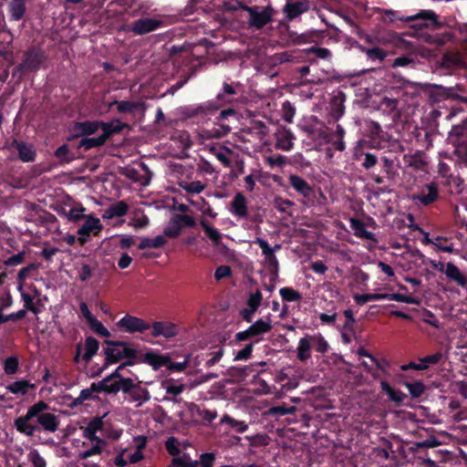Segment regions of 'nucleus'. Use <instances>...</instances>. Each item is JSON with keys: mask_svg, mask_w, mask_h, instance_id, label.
<instances>
[{"mask_svg": "<svg viewBox=\"0 0 467 467\" xmlns=\"http://www.w3.org/2000/svg\"><path fill=\"white\" fill-rule=\"evenodd\" d=\"M133 363L123 362L108 377L99 382V387L106 393L122 392L126 400L135 403L137 408L150 400V391L142 386L139 376L130 370Z\"/></svg>", "mask_w": 467, "mask_h": 467, "instance_id": "nucleus-1", "label": "nucleus"}, {"mask_svg": "<svg viewBox=\"0 0 467 467\" xmlns=\"http://www.w3.org/2000/svg\"><path fill=\"white\" fill-rule=\"evenodd\" d=\"M107 347L104 348L106 355V364L117 363L124 358L136 357V350L125 342L106 341Z\"/></svg>", "mask_w": 467, "mask_h": 467, "instance_id": "nucleus-2", "label": "nucleus"}, {"mask_svg": "<svg viewBox=\"0 0 467 467\" xmlns=\"http://www.w3.org/2000/svg\"><path fill=\"white\" fill-rule=\"evenodd\" d=\"M253 243L256 244L261 248L262 254L264 255L263 265L271 275V281L275 282L278 276L279 269V263L275 256V249L272 248L265 239L260 237H256Z\"/></svg>", "mask_w": 467, "mask_h": 467, "instance_id": "nucleus-3", "label": "nucleus"}, {"mask_svg": "<svg viewBox=\"0 0 467 467\" xmlns=\"http://www.w3.org/2000/svg\"><path fill=\"white\" fill-rule=\"evenodd\" d=\"M34 407L36 409L35 411L37 414L36 419L38 427H42V429L47 432L57 431L59 427V417L54 413L47 412L48 409L47 403L39 400L34 404Z\"/></svg>", "mask_w": 467, "mask_h": 467, "instance_id": "nucleus-4", "label": "nucleus"}, {"mask_svg": "<svg viewBox=\"0 0 467 467\" xmlns=\"http://www.w3.org/2000/svg\"><path fill=\"white\" fill-rule=\"evenodd\" d=\"M34 404L30 406L26 413L23 416L16 418L14 421V426L16 431L27 437H32L36 431H39V427L37 425V421L36 416H37L35 411Z\"/></svg>", "mask_w": 467, "mask_h": 467, "instance_id": "nucleus-5", "label": "nucleus"}, {"mask_svg": "<svg viewBox=\"0 0 467 467\" xmlns=\"http://www.w3.org/2000/svg\"><path fill=\"white\" fill-rule=\"evenodd\" d=\"M83 220L84 223L78 229V234L79 235L78 241L80 244H86L90 235H98L103 228L100 220L94 217L92 214H88Z\"/></svg>", "mask_w": 467, "mask_h": 467, "instance_id": "nucleus-6", "label": "nucleus"}, {"mask_svg": "<svg viewBox=\"0 0 467 467\" xmlns=\"http://www.w3.org/2000/svg\"><path fill=\"white\" fill-rule=\"evenodd\" d=\"M448 140L455 148V152L467 155V124L454 126L449 133Z\"/></svg>", "mask_w": 467, "mask_h": 467, "instance_id": "nucleus-7", "label": "nucleus"}, {"mask_svg": "<svg viewBox=\"0 0 467 467\" xmlns=\"http://www.w3.org/2000/svg\"><path fill=\"white\" fill-rule=\"evenodd\" d=\"M117 326L127 333H142L150 327V325L143 319L130 315H126L120 318Z\"/></svg>", "mask_w": 467, "mask_h": 467, "instance_id": "nucleus-8", "label": "nucleus"}, {"mask_svg": "<svg viewBox=\"0 0 467 467\" xmlns=\"http://www.w3.org/2000/svg\"><path fill=\"white\" fill-rule=\"evenodd\" d=\"M248 23L251 26L261 28L272 20L273 10L271 8L248 7Z\"/></svg>", "mask_w": 467, "mask_h": 467, "instance_id": "nucleus-9", "label": "nucleus"}, {"mask_svg": "<svg viewBox=\"0 0 467 467\" xmlns=\"http://www.w3.org/2000/svg\"><path fill=\"white\" fill-rule=\"evenodd\" d=\"M400 19L404 22L419 21L418 26L420 28L429 26L437 28L440 26L438 16L432 10H421L416 15L401 17Z\"/></svg>", "mask_w": 467, "mask_h": 467, "instance_id": "nucleus-10", "label": "nucleus"}, {"mask_svg": "<svg viewBox=\"0 0 467 467\" xmlns=\"http://www.w3.org/2000/svg\"><path fill=\"white\" fill-rule=\"evenodd\" d=\"M432 265L441 272H444L445 275L451 281L455 282L458 285L467 289V277L461 272V270L452 263H442L435 264Z\"/></svg>", "mask_w": 467, "mask_h": 467, "instance_id": "nucleus-11", "label": "nucleus"}, {"mask_svg": "<svg viewBox=\"0 0 467 467\" xmlns=\"http://www.w3.org/2000/svg\"><path fill=\"white\" fill-rule=\"evenodd\" d=\"M310 9L308 0H288L283 6V14L287 20H294Z\"/></svg>", "mask_w": 467, "mask_h": 467, "instance_id": "nucleus-12", "label": "nucleus"}, {"mask_svg": "<svg viewBox=\"0 0 467 467\" xmlns=\"http://www.w3.org/2000/svg\"><path fill=\"white\" fill-rule=\"evenodd\" d=\"M438 188L434 183L427 184L421 188L420 192L409 196L415 204L429 205L438 199Z\"/></svg>", "mask_w": 467, "mask_h": 467, "instance_id": "nucleus-13", "label": "nucleus"}, {"mask_svg": "<svg viewBox=\"0 0 467 467\" xmlns=\"http://www.w3.org/2000/svg\"><path fill=\"white\" fill-rule=\"evenodd\" d=\"M162 26V21L157 18H141L133 23L132 31L137 35L148 34Z\"/></svg>", "mask_w": 467, "mask_h": 467, "instance_id": "nucleus-14", "label": "nucleus"}, {"mask_svg": "<svg viewBox=\"0 0 467 467\" xmlns=\"http://www.w3.org/2000/svg\"><path fill=\"white\" fill-rule=\"evenodd\" d=\"M263 300V295L259 290L250 294L247 299V307L242 310V316L244 320L251 322L254 314L260 306Z\"/></svg>", "mask_w": 467, "mask_h": 467, "instance_id": "nucleus-15", "label": "nucleus"}, {"mask_svg": "<svg viewBox=\"0 0 467 467\" xmlns=\"http://www.w3.org/2000/svg\"><path fill=\"white\" fill-rule=\"evenodd\" d=\"M105 446V441H96L95 442L91 443L83 441L84 449L78 454V459L87 460L90 457L100 455Z\"/></svg>", "mask_w": 467, "mask_h": 467, "instance_id": "nucleus-16", "label": "nucleus"}, {"mask_svg": "<svg viewBox=\"0 0 467 467\" xmlns=\"http://www.w3.org/2000/svg\"><path fill=\"white\" fill-rule=\"evenodd\" d=\"M275 147L279 150L289 151L294 147L295 137L293 133L286 129H280L275 133Z\"/></svg>", "mask_w": 467, "mask_h": 467, "instance_id": "nucleus-17", "label": "nucleus"}, {"mask_svg": "<svg viewBox=\"0 0 467 467\" xmlns=\"http://www.w3.org/2000/svg\"><path fill=\"white\" fill-rule=\"evenodd\" d=\"M151 327L153 337L163 336L166 338H170L176 336L178 333L177 327L171 323L154 322Z\"/></svg>", "mask_w": 467, "mask_h": 467, "instance_id": "nucleus-18", "label": "nucleus"}, {"mask_svg": "<svg viewBox=\"0 0 467 467\" xmlns=\"http://www.w3.org/2000/svg\"><path fill=\"white\" fill-rule=\"evenodd\" d=\"M101 130V122L99 121H84L77 122L74 125L75 136H88Z\"/></svg>", "mask_w": 467, "mask_h": 467, "instance_id": "nucleus-19", "label": "nucleus"}, {"mask_svg": "<svg viewBox=\"0 0 467 467\" xmlns=\"http://www.w3.org/2000/svg\"><path fill=\"white\" fill-rule=\"evenodd\" d=\"M143 360L149 364L154 370L168 365L169 356L161 355L154 351L146 352L143 356Z\"/></svg>", "mask_w": 467, "mask_h": 467, "instance_id": "nucleus-20", "label": "nucleus"}, {"mask_svg": "<svg viewBox=\"0 0 467 467\" xmlns=\"http://www.w3.org/2000/svg\"><path fill=\"white\" fill-rule=\"evenodd\" d=\"M231 213L238 217L247 216V202L242 193H237L231 202Z\"/></svg>", "mask_w": 467, "mask_h": 467, "instance_id": "nucleus-21", "label": "nucleus"}, {"mask_svg": "<svg viewBox=\"0 0 467 467\" xmlns=\"http://www.w3.org/2000/svg\"><path fill=\"white\" fill-rule=\"evenodd\" d=\"M117 105V109L120 113H143L145 109V106L143 102L140 101H116L114 103Z\"/></svg>", "mask_w": 467, "mask_h": 467, "instance_id": "nucleus-22", "label": "nucleus"}, {"mask_svg": "<svg viewBox=\"0 0 467 467\" xmlns=\"http://www.w3.org/2000/svg\"><path fill=\"white\" fill-rule=\"evenodd\" d=\"M441 358V353H435L432 355L426 356L425 358H421L419 363L410 362L408 365L402 366L403 370H407L409 368L422 370L429 368L431 364H436L440 361Z\"/></svg>", "mask_w": 467, "mask_h": 467, "instance_id": "nucleus-23", "label": "nucleus"}, {"mask_svg": "<svg viewBox=\"0 0 467 467\" xmlns=\"http://www.w3.org/2000/svg\"><path fill=\"white\" fill-rule=\"evenodd\" d=\"M288 180L291 186L302 196L309 197L312 194L313 190L311 186L301 177L290 175Z\"/></svg>", "mask_w": 467, "mask_h": 467, "instance_id": "nucleus-24", "label": "nucleus"}, {"mask_svg": "<svg viewBox=\"0 0 467 467\" xmlns=\"http://www.w3.org/2000/svg\"><path fill=\"white\" fill-rule=\"evenodd\" d=\"M19 159L24 162L33 161L36 157V150L31 144L21 141L15 142Z\"/></svg>", "mask_w": 467, "mask_h": 467, "instance_id": "nucleus-25", "label": "nucleus"}, {"mask_svg": "<svg viewBox=\"0 0 467 467\" xmlns=\"http://www.w3.org/2000/svg\"><path fill=\"white\" fill-rule=\"evenodd\" d=\"M99 342L93 337H88L81 350L78 351V357L81 356L85 361H88L98 351Z\"/></svg>", "mask_w": 467, "mask_h": 467, "instance_id": "nucleus-26", "label": "nucleus"}, {"mask_svg": "<svg viewBox=\"0 0 467 467\" xmlns=\"http://www.w3.org/2000/svg\"><path fill=\"white\" fill-rule=\"evenodd\" d=\"M128 210V204L123 201H119L105 210L103 218L112 219L114 217L123 216L127 213Z\"/></svg>", "mask_w": 467, "mask_h": 467, "instance_id": "nucleus-27", "label": "nucleus"}, {"mask_svg": "<svg viewBox=\"0 0 467 467\" xmlns=\"http://www.w3.org/2000/svg\"><path fill=\"white\" fill-rule=\"evenodd\" d=\"M186 217L183 215H175L173 216L168 225L164 229V234L168 237H176L180 234L182 230V222Z\"/></svg>", "mask_w": 467, "mask_h": 467, "instance_id": "nucleus-28", "label": "nucleus"}, {"mask_svg": "<svg viewBox=\"0 0 467 467\" xmlns=\"http://www.w3.org/2000/svg\"><path fill=\"white\" fill-rule=\"evenodd\" d=\"M35 384L26 379H20L6 386V389L16 395H26L30 389H34Z\"/></svg>", "mask_w": 467, "mask_h": 467, "instance_id": "nucleus-29", "label": "nucleus"}, {"mask_svg": "<svg viewBox=\"0 0 467 467\" xmlns=\"http://www.w3.org/2000/svg\"><path fill=\"white\" fill-rule=\"evenodd\" d=\"M311 348H312V346L310 344L307 335L305 336L304 337H301L298 341L297 348H296V354H297L298 359L300 361H306L308 358H310Z\"/></svg>", "mask_w": 467, "mask_h": 467, "instance_id": "nucleus-30", "label": "nucleus"}, {"mask_svg": "<svg viewBox=\"0 0 467 467\" xmlns=\"http://www.w3.org/2000/svg\"><path fill=\"white\" fill-rule=\"evenodd\" d=\"M271 329L272 321L270 318L265 320L259 319L249 327V332L252 333L254 337L268 333Z\"/></svg>", "mask_w": 467, "mask_h": 467, "instance_id": "nucleus-31", "label": "nucleus"}, {"mask_svg": "<svg viewBox=\"0 0 467 467\" xmlns=\"http://www.w3.org/2000/svg\"><path fill=\"white\" fill-rule=\"evenodd\" d=\"M123 127L124 125L118 119H114L110 122H101V134L107 140L113 133L119 132Z\"/></svg>", "mask_w": 467, "mask_h": 467, "instance_id": "nucleus-32", "label": "nucleus"}, {"mask_svg": "<svg viewBox=\"0 0 467 467\" xmlns=\"http://www.w3.org/2000/svg\"><path fill=\"white\" fill-rule=\"evenodd\" d=\"M312 348L317 352L326 353L329 348L328 343L320 334L307 335Z\"/></svg>", "mask_w": 467, "mask_h": 467, "instance_id": "nucleus-33", "label": "nucleus"}, {"mask_svg": "<svg viewBox=\"0 0 467 467\" xmlns=\"http://www.w3.org/2000/svg\"><path fill=\"white\" fill-rule=\"evenodd\" d=\"M26 0H11L9 4V12L14 20H19L23 17L26 10Z\"/></svg>", "mask_w": 467, "mask_h": 467, "instance_id": "nucleus-34", "label": "nucleus"}, {"mask_svg": "<svg viewBox=\"0 0 467 467\" xmlns=\"http://www.w3.org/2000/svg\"><path fill=\"white\" fill-rule=\"evenodd\" d=\"M166 244V239L162 235H157L154 238H141L139 249L158 248Z\"/></svg>", "mask_w": 467, "mask_h": 467, "instance_id": "nucleus-35", "label": "nucleus"}, {"mask_svg": "<svg viewBox=\"0 0 467 467\" xmlns=\"http://www.w3.org/2000/svg\"><path fill=\"white\" fill-rule=\"evenodd\" d=\"M350 226L358 237L371 239L372 234L368 232L364 223L357 219L350 220Z\"/></svg>", "mask_w": 467, "mask_h": 467, "instance_id": "nucleus-36", "label": "nucleus"}, {"mask_svg": "<svg viewBox=\"0 0 467 467\" xmlns=\"http://www.w3.org/2000/svg\"><path fill=\"white\" fill-rule=\"evenodd\" d=\"M106 142L105 137L100 133L99 136L95 138H84L79 142V147L85 150L99 147Z\"/></svg>", "mask_w": 467, "mask_h": 467, "instance_id": "nucleus-37", "label": "nucleus"}, {"mask_svg": "<svg viewBox=\"0 0 467 467\" xmlns=\"http://www.w3.org/2000/svg\"><path fill=\"white\" fill-rule=\"evenodd\" d=\"M381 299L388 300V294H362L354 296V300L358 305H364L369 301H376Z\"/></svg>", "mask_w": 467, "mask_h": 467, "instance_id": "nucleus-38", "label": "nucleus"}, {"mask_svg": "<svg viewBox=\"0 0 467 467\" xmlns=\"http://www.w3.org/2000/svg\"><path fill=\"white\" fill-rule=\"evenodd\" d=\"M179 185L181 188L190 193H200L205 188V184L201 181L181 182Z\"/></svg>", "mask_w": 467, "mask_h": 467, "instance_id": "nucleus-39", "label": "nucleus"}, {"mask_svg": "<svg viewBox=\"0 0 467 467\" xmlns=\"http://www.w3.org/2000/svg\"><path fill=\"white\" fill-rule=\"evenodd\" d=\"M221 422L230 425L239 433H243L248 429V425L244 421L234 420L228 415L223 416Z\"/></svg>", "mask_w": 467, "mask_h": 467, "instance_id": "nucleus-40", "label": "nucleus"}, {"mask_svg": "<svg viewBox=\"0 0 467 467\" xmlns=\"http://www.w3.org/2000/svg\"><path fill=\"white\" fill-rule=\"evenodd\" d=\"M162 388L167 394L178 396L184 390L185 386L183 384L174 383L172 380L169 379L162 382Z\"/></svg>", "mask_w": 467, "mask_h": 467, "instance_id": "nucleus-41", "label": "nucleus"}, {"mask_svg": "<svg viewBox=\"0 0 467 467\" xmlns=\"http://www.w3.org/2000/svg\"><path fill=\"white\" fill-rule=\"evenodd\" d=\"M360 50L372 60L383 61L387 57V53L379 47L366 48L360 47Z\"/></svg>", "mask_w": 467, "mask_h": 467, "instance_id": "nucleus-42", "label": "nucleus"}, {"mask_svg": "<svg viewBox=\"0 0 467 467\" xmlns=\"http://www.w3.org/2000/svg\"><path fill=\"white\" fill-rule=\"evenodd\" d=\"M85 211H86V209L83 206L70 208L66 213V217L68 221L78 222L80 220H83L85 218V216L88 215V214L84 213Z\"/></svg>", "mask_w": 467, "mask_h": 467, "instance_id": "nucleus-43", "label": "nucleus"}, {"mask_svg": "<svg viewBox=\"0 0 467 467\" xmlns=\"http://www.w3.org/2000/svg\"><path fill=\"white\" fill-rule=\"evenodd\" d=\"M282 298L288 302H295L301 299V295L298 291L291 287H283L279 290Z\"/></svg>", "mask_w": 467, "mask_h": 467, "instance_id": "nucleus-44", "label": "nucleus"}, {"mask_svg": "<svg viewBox=\"0 0 467 467\" xmlns=\"http://www.w3.org/2000/svg\"><path fill=\"white\" fill-rule=\"evenodd\" d=\"M27 460L31 462L33 467H46L47 466V462H46L45 459L35 449L30 450V451L27 454Z\"/></svg>", "mask_w": 467, "mask_h": 467, "instance_id": "nucleus-45", "label": "nucleus"}, {"mask_svg": "<svg viewBox=\"0 0 467 467\" xmlns=\"http://www.w3.org/2000/svg\"><path fill=\"white\" fill-rule=\"evenodd\" d=\"M388 300L397 301V302H401V303H406V304L420 305V300H418L414 297L399 294V293L388 294Z\"/></svg>", "mask_w": 467, "mask_h": 467, "instance_id": "nucleus-46", "label": "nucleus"}, {"mask_svg": "<svg viewBox=\"0 0 467 467\" xmlns=\"http://www.w3.org/2000/svg\"><path fill=\"white\" fill-rule=\"evenodd\" d=\"M172 462H173V464H175L179 467H196L198 465L197 461L192 460L186 454H182V455L174 457Z\"/></svg>", "mask_w": 467, "mask_h": 467, "instance_id": "nucleus-47", "label": "nucleus"}, {"mask_svg": "<svg viewBox=\"0 0 467 467\" xmlns=\"http://www.w3.org/2000/svg\"><path fill=\"white\" fill-rule=\"evenodd\" d=\"M405 387L408 389L410 394L413 398H419L423 393L425 387L420 381H415L412 383L406 382L404 383Z\"/></svg>", "mask_w": 467, "mask_h": 467, "instance_id": "nucleus-48", "label": "nucleus"}, {"mask_svg": "<svg viewBox=\"0 0 467 467\" xmlns=\"http://www.w3.org/2000/svg\"><path fill=\"white\" fill-rule=\"evenodd\" d=\"M211 150L213 151V153L214 154V156L220 162H222L225 167H230L231 161L227 155V153H229L230 150L228 149L225 148V149L217 150L215 148H213V149H211Z\"/></svg>", "mask_w": 467, "mask_h": 467, "instance_id": "nucleus-49", "label": "nucleus"}, {"mask_svg": "<svg viewBox=\"0 0 467 467\" xmlns=\"http://www.w3.org/2000/svg\"><path fill=\"white\" fill-rule=\"evenodd\" d=\"M149 224V218L143 213H135L131 221L130 222V225L133 226L136 229L146 227Z\"/></svg>", "mask_w": 467, "mask_h": 467, "instance_id": "nucleus-50", "label": "nucleus"}, {"mask_svg": "<svg viewBox=\"0 0 467 467\" xmlns=\"http://www.w3.org/2000/svg\"><path fill=\"white\" fill-rule=\"evenodd\" d=\"M201 225L205 231L207 236L213 241L214 243H218L221 239V234L213 226H211L209 223H207L204 221L201 222Z\"/></svg>", "mask_w": 467, "mask_h": 467, "instance_id": "nucleus-51", "label": "nucleus"}, {"mask_svg": "<svg viewBox=\"0 0 467 467\" xmlns=\"http://www.w3.org/2000/svg\"><path fill=\"white\" fill-rule=\"evenodd\" d=\"M88 325L90 326L92 330H94L97 334L107 337L110 336L109 329L106 327H104L103 324L96 317L93 320H91L88 323Z\"/></svg>", "mask_w": 467, "mask_h": 467, "instance_id": "nucleus-52", "label": "nucleus"}, {"mask_svg": "<svg viewBox=\"0 0 467 467\" xmlns=\"http://www.w3.org/2000/svg\"><path fill=\"white\" fill-rule=\"evenodd\" d=\"M296 109L293 105L285 101L282 105V116L286 122H292L295 116Z\"/></svg>", "mask_w": 467, "mask_h": 467, "instance_id": "nucleus-53", "label": "nucleus"}, {"mask_svg": "<svg viewBox=\"0 0 467 467\" xmlns=\"http://www.w3.org/2000/svg\"><path fill=\"white\" fill-rule=\"evenodd\" d=\"M18 368V360L15 357H9L5 361L4 369L8 375L15 374Z\"/></svg>", "mask_w": 467, "mask_h": 467, "instance_id": "nucleus-54", "label": "nucleus"}, {"mask_svg": "<svg viewBox=\"0 0 467 467\" xmlns=\"http://www.w3.org/2000/svg\"><path fill=\"white\" fill-rule=\"evenodd\" d=\"M97 391H103L99 387V383H93L89 388L81 390L79 397L78 398V400L84 401L91 398L94 392Z\"/></svg>", "mask_w": 467, "mask_h": 467, "instance_id": "nucleus-55", "label": "nucleus"}, {"mask_svg": "<svg viewBox=\"0 0 467 467\" xmlns=\"http://www.w3.org/2000/svg\"><path fill=\"white\" fill-rule=\"evenodd\" d=\"M189 361H190V357L187 356L182 362H171L169 360L168 365H166L165 367H167L168 369L171 370V371H182L187 367Z\"/></svg>", "mask_w": 467, "mask_h": 467, "instance_id": "nucleus-56", "label": "nucleus"}, {"mask_svg": "<svg viewBox=\"0 0 467 467\" xmlns=\"http://www.w3.org/2000/svg\"><path fill=\"white\" fill-rule=\"evenodd\" d=\"M232 274L231 267L228 265H220L216 268L214 272V278L216 280H221L224 277L230 276Z\"/></svg>", "mask_w": 467, "mask_h": 467, "instance_id": "nucleus-57", "label": "nucleus"}, {"mask_svg": "<svg viewBox=\"0 0 467 467\" xmlns=\"http://www.w3.org/2000/svg\"><path fill=\"white\" fill-rule=\"evenodd\" d=\"M85 441L88 443L95 442L96 441H104L103 439L97 436V432L88 430L86 427L81 428Z\"/></svg>", "mask_w": 467, "mask_h": 467, "instance_id": "nucleus-58", "label": "nucleus"}, {"mask_svg": "<svg viewBox=\"0 0 467 467\" xmlns=\"http://www.w3.org/2000/svg\"><path fill=\"white\" fill-rule=\"evenodd\" d=\"M179 443L175 438H169L166 441V449L171 455H177L180 452Z\"/></svg>", "mask_w": 467, "mask_h": 467, "instance_id": "nucleus-59", "label": "nucleus"}, {"mask_svg": "<svg viewBox=\"0 0 467 467\" xmlns=\"http://www.w3.org/2000/svg\"><path fill=\"white\" fill-rule=\"evenodd\" d=\"M310 52L316 54V56L322 59H329L331 57V52L325 47H312Z\"/></svg>", "mask_w": 467, "mask_h": 467, "instance_id": "nucleus-60", "label": "nucleus"}, {"mask_svg": "<svg viewBox=\"0 0 467 467\" xmlns=\"http://www.w3.org/2000/svg\"><path fill=\"white\" fill-rule=\"evenodd\" d=\"M253 351V345H247L243 349H241L235 356V359L237 360H245L250 358Z\"/></svg>", "mask_w": 467, "mask_h": 467, "instance_id": "nucleus-61", "label": "nucleus"}, {"mask_svg": "<svg viewBox=\"0 0 467 467\" xmlns=\"http://www.w3.org/2000/svg\"><path fill=\"white\" fill-rule=\"evenodd\" d=\"M21 296L24 301L25 307L34 313H37V309L34 305L33 297L26 293H22Z\"/></svg>", "mask_w": 467, "mask_h": 467, "instance_id": "nucleus-62", "label": "nucleus"}, {"mask_svg": "<svg viewBox=\"0 0 467 467\" xmlns=\"http://www.w3.org/2000/svg\"><path fill=\"white\" fill-rule=\"evenodd\" d=\"M423 321L434 327H440V323H439V320L434 317V315L429 311V310H425L424 311V317H423Z\"/></svg>", "mask_w": 467, "mask_h": 467, "instance_id": "nucleus-63", "label": "nucleus"}, {"mask_svg": "<svg viewBox=\"0 0 467 467\" xmlns=\"http://www.w3.org/2000/svg\"><path fill=\"white\" fill-rule=\"evenodd\" d=\"M390 400L400 403L404 400L406 398V395L401 392L400 390H397L394 389H391V390L388 394Z\"/></svg>", "mask_w": 467, "mask_h": 467, "instance_id": "nucleus-64", "label": "nucleus"}]
</instances>
